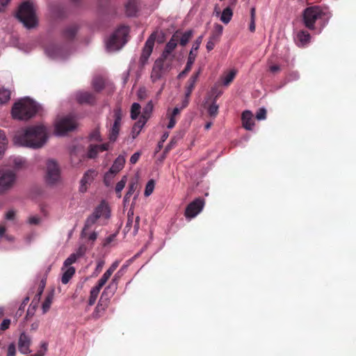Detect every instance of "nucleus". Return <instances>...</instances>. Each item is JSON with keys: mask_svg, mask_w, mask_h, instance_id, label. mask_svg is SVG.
<instances>
[{"mask_svg": "<svg viewBox=\"0 0 356 356\" xmlns=\"http://www.w3.org/2000/svg\"><path fill=\"white\" fill-rule=\"evenodd\" d=\"M47 140V129L42 125L28 127L14 137L15 145L33 149L42 147Z\"/></svg>", "mask_w": 356, "mask_h": 356, "instance_id": "nucleus-1", "label": "nucleus"}, {"mask_svg": "<svg viewBox=\"0 0 356 356\" xmlns=\"http://www.w3.org/2000/svg\"><path fill=\"white\" fill-rule=\"evenodd\" d=\"M38 105L32 99L26 97L15 103L12 108V115L18 120H29L38 111Z\"/></svg>", "mask_w": 356, "mask_h": 356, "instance_id": "nucleus-2", "label": "nucleus"}, {"mask_svg": "<svg viewBox=\"0 0 356 356\" xmlns=\"http://www.w3.org/2000/svg\"><path fill=\"white\" fill-rule=\"evenodd\" d=\"M325 17V20L323 22V28L327 24L331 14L325 13L320 6H311L307 8L303 12V22L305 26L311 30L315 29V23L316 20Z\"/></svg>", "mask_w": 356, "mask_h": 356, "instance_id": "nucleus-3", "label": "nucleus"}, {"mask_svg": "<svg viewBox=\"0 0 356 356\" xmlns=\"http://www.w3.org/2000/svg\"><path fill=\"white\" fill-rule=\"evenodd\" d=\"M17 17L27 29L35 27L38 20L33 3L29 1L23 2L19 7Z\"/></svg>", "mask_w": 356, "mask_h": 356, "instance_id": "nucleus-4", "label": "nucleus"}, {"mask_svg": "<svg viewBox=\"0 0 356 356\" xmlns=\"http://www.w3.org/2000/svg\"><path fill=\"white\" fill-rule=\"evenodd\" d=\"M111 216L110 209L107 203L102 202L94 210L93 213L87 218L82 232L83 236L87 235V230L95 225L98 220L104 223Z\"/></svg>", "mask_w": 356, "mask_h": 356, "instance_id": "nucleus-5", "label": "nucleus"}, {"mask_svg": "<svg viewBox=\"0 0 356 356\" xmlns=\"http://www.w3.org/2000/svg\"><path fill=\"white\" fill-rule=\"evenodd\" d=\"M129 29L121 26L118 29L106 42L108 51L112 52L120 49L127 42Z\"/></svg>", "mask_w": 356, "mask_h": 356, "instance_id": "nucleus-6", "label": "nucleus"}, {"mask_svg": "<svg viewBox=\"0 0 356 356\" xmlns=\"http://www.w3.org/2000/svg\"><path fill=\"white\" fill-rule=\"evenodd\" d=\"M119 264V261H115L111 264V266L106 270V272L102 275L101 278L97 281L96 285L91 289L90 293V298L88 300V305L90 306H92L95 303L102 288L106 284V283L110 279L113 272L118 267Z\"/></svg>", "mask_w": 356, "mask_h": 356, "instance_id": "nucleus-7", "label": "nucleus"}, {"mask_svg": "<svg viewBox=\"0 0 356 356\" xmlns=\"http://www.w3.org/2000/svg\"><path fill=\"white\" fill-rule=\"evenodd\" d=\"M44 181L49 186L58 185L63 181L60 167L54 159H49L47 163Z\"/></svg>", "mask_w": 356, "mask_h": 356, "instance_id": "nucleus-8", "label": "nucleus"}, {"mask_svg": "<svg viewBox=\"0 0 356 356\" xmlns=\"http://www.w3.org/2000/svg\"><path fill=\"white\" fill-rule=\"evenodd\" d=\"M17 181V175L14 170L7 167L0 168V193L10 190Z\"/></svg>", "mask_w": 356, "mask_h": 356, "instance_id": "nucleus-9", "label": "nucleus"}, {"mask_svg": "<svg viewBox=\"0 0 356 356\" xmlns=\"http://www.w3.org/2000/svg\"><path fill=\"white\" fill-rule=\"evenodd\" d=\"M77 127L75 119L67 116L58 120L55 124V134L57 136H63L68 131H72Z\"/></svg>", "mask_w": 356, "mask_h": 356, "instance_id": "nucleus-10", "label": "nucleus"}, {"mask_svg": "<svg viewBox=\"0 0 356 356\" xmlns=\"http://www.w3.org/2000/svg\"><path fill=\"white\" fill-rule=\"evenodd\" d=\"M204 201L201 198H197L191 202L186 207L185 211V216L187 219L191 220L196 217L203 209Z\"/></svg>", "mask_w": 356, "mask_h": 356, "instance_id": "nucleus-11", "label": "nucleus"}, {"mask_svg": "<svg viewBox=\"0 0 356 356\" xmlns=\"http://www.w3.org/2000/svg\"><path fill=\"white\" fill-rule=\"evenodd\" d=\"M122 112L120 108L114 109V123L113 124L108 134L110 141H115L118 138L121 126Z\"/></svg>", "mask_w": 356, "mask_h": 356, "instance_id": "nucleus-12", "label": "nucleus"}, {"mask_svg": "<svg viewBox=\"0 0 356 356\" xmlns=\"http://www.w3.org/2000/svg\"><path fill=\"white\" fill-rule=\"evenodd\" d=\"M124 163V157L116 158L108 172L104 175V183L106 186L110 185L113 176L123 168Z\"/></svg>", "mask_w": 356, "mask_h": 356, "instance_id": "nucleus-13", "label": "nucleus"}, {"mask_svg": "<svg viewBox=\"0 0 356 356\" xmlns=\"http://www.w3.org/2000/svg\"><path fill=\"white\" fill-rule=\"evenodd\" d=\"M122 274V270H120L114 275L111 281L104 289L102 292V298L106 297V300H108L114 295L118 289V280H120Z\"/></svg>", "mask_w": 356, "mask_h": 356, "instance_id": "nucleus-14", "label": "nucleus"}, {"mask_svg": "<svg viewBox=\"0 0 356 356\" xmlns=\"http://www.w3.org/2000/svg\"><path fill=\"white\" fill-rule=\"evenodd\" d=\"M139 216L134 218V211L129 209L127 213V221L124 227V232L127 233L131 232L133 236H135L139 229Z\"/></svg>", "mask_w": 356, "mask_h": 356, "instance_id": "nucleus-15", "label": "nucleus"}, {"mask_svg": "<svg viewBox=\"0 0 356 356\" xmlns=\"http://www.w3.org/2000/svg\"><path fill=\"white\" fill-rule=\"evenodd\" d=\"M155 39L156 35L155 33H152L145 42L140 58V63L142 65L146 64L150 55L152 54L154 46Z\"/></svg>", "mask_w": 356, "mask_h": 356, "instance_id": "nucleus-16", "label": "nucleus"}, {"mask_svg": "<svg viewBox=\"0 0 356 356\" xmlns=\"http://www.w3.org/2000/svg\"><path fill=\"white\" fill-rule=\"evenodd\" d=\"M97 175L96 170L92 169L87 170L80 180L79 191L83 193H86Z\"/></svg>", "mask_w": 356, "mask_h": 356, "instance_id": "nucleus-17", "label": "nucleus"}, {"mask_svg": "<svg viewBox=\"0 0 356 356\" xmlns=\"http://www.w3.org/2000/svg\"><path fill=\"white\" fill-rule=\"evenodd\" d=\"M179 40V32L176 31L172 36L170 41L166 44L165 49L162 54L161 58L163 60L168 59L171 57V59L174 56H171V53L175 49L177 45V42Z\"/></svg>", "mask_w": 356, "mask_h": 356, "instance_id": "nucleus-18", "label": "nucleus"}, {"mask_svg": "<svg viewBox=\"0 0 356 356\" xmlns=\"http://www.w3.org/2000/svg\"><path fill=\"white\" fill-rule=\"evenodd\" d=\"M213 15L219 17L220 20L225 24H227L232 20L233 16V10L230 6H227L220 11L218 5H216L213 10Z\"/></svg>", "mask_w": 356, "mask_h": 356, "instance_id": "nucleus-19", "label": "nucleus"}, {"mask_svg": "<svg viewBox=\"0 0 356 356\" xmlns=\"http://www.w3.org/2000/svg\"><path fill=\"white\" fill-rule=\"evenodd\" d=\"M31 344V337L25 332H22L18 341L19 350L22 354L26 355L31 352L30 346Z\"/></svg>", "mask_w": 356, "mask_h": 356, "instance_id": "nucleus-20", "label": "nucleus"}, {"mask_svg": "<svg viewBox=\"0 0 356 356\" xmlns=\"http://www.w3.org/2000/svg\"><path fill=\"white\" fill-rule=\"evenodd\" d=\"M76 101L81 104H93L95 102V95L87 91H78L74 94Z\"/></svg>", "mask_w": 356, "mask_h": 356, "instance_id": "nucleus-21", "label": "nucleus"}, {"mask_svg": "<svg viewBox=\"0 0 356 356\" xmlns=\"http://www.w3.org/2000/svg\"><path fill=\"white\" fill-rule=\"evenodd\" d=\"M163 59L161 58L155 61L152 74L151 79L152 81L155 82L160 79L163 74Z\"/></svg>", "mask_w": 356, "mask_h": 356, "instance_id": "nucleus-22", "label": "nucleus"}, {"mask_svg": "<svg viewBox=\"0 0 356 356\" xmlns=\"http://www.w3.org/2000/svg\"><path fill=\"white\" fill-rule=\"evenodd\" d=\"M8 224L6 220L0 222V241H6L8 243H13L15 237L7 232Z\"/></svg>", "mask_w": 356, "mask_h": 356, "instance_id": "nucleus-23", "label": "nucleus"}, {"mask_svg": "<svg viewBox=\"0 0 356 356\" xmlns=\"http://www.w3.org/2000/svg\"><path fill=\"white\" fill-rule=\"evenodd\" d=\"M243 127L247 130H252L254 126L253 115L250 111H245L242 113Z\"/></svg>", "mask_w": 356, "mask_h": 356, "instance_id": "nucleus-24", "label": "nucleus"}, {"mask_svg": "<svg viewBox=\"0 0 356 356\" xmlns=\"http://www.w3.org/2000/svg\"><path fill=\"white\" fill-rule=\"evenodd\" d=\"M45 53L51 58H63L61 49L55 44L49 45L45 49Z\"/></svg>", "mask_w": 356, "mask_h": 356, "instance_id": "nucleus-25", "label": "nucleus"}, {"mask_svg": "<svg viewBox=\"0 0 356 356\" xmlns=\"http://www.w3.org/2000/svg\"><path fill=\"white\" fill-rule=\"evenodd\" d=\"M61 272V282L64 284H66L70 282L71 278L75 274V268H67L63 266Z\"/></svg>", "mask_w": 356, "mask_h": 356, "instance_id": "nucleus-26", "label": "nucleus"}, {"mask_svg": "<svg viewBox=\"0 0 356 356\" xmlns=\"http://www.w3.org/2000/svg\"><path fill=\"white\" fill-rule=\"evenodd\" d=\"M109 149V145L107 143L102 145H91L90 146L88 156H92L102 153L104 151Z\"/></svg>", "mask_w": 356, "mask_h": 356, "instance_id": "nucleus-27", "label": "nucleus"}, {"mask_svg": "<svg viewBox=\"0 0 356 356\" xmlns=\"http://www.w3.org/2000/svg\"><path fill=\"white\" fill-rule=\"evenodd\" d=\"M200 70H199L197 73L191 76V78L188 79V84L186 88L185 96L190 97V95H191L192 91L195 87V83L197 82L199 75L200 74Z\"/></svg>", "mask_w": 356, "mask_h": 356, "instance_id": "nucleus-28", "label": "nucleus"}, {"mask_svg": "<svg viewBox=\"0 0 356 356\" xmlns=\"http://www.w3.org/2000/svg\"><path fill=\"white\" fill-rule=\"evenodd\" d=\"M109 300H106V297L102 298V294L101 295L100 300H99L98 305L95 308V311L94 312V316L96 318H98L101 316V314L104 312L107 307L108 302Z\"/></svg>", "mask_w": 356, "mask_h": 356, "instance_id": "nucleus-29", "label": "nucleus"}, {"mask_svg": "<svg viewBox=\"0 0 356 356\" xmlns=\"http://www.w3.org/2000/svg\"><path fill=\"white\" fill-rule=\"evenodd\" d=\"M145 123V120L139 119V120L134 124L131 133L132 139L136 138L138 136Z\"/></svg>", "mask_w": 356, "mask_h": 356, "instance_id": "nucleus-30", "label": "nucleus"}, {"mask_svg": "<svg viewBox=\"0 0 356 356\" xmlns=\"http://www.w3.org/2000/svg\"><path fill=\"white\" fill-rule=\"evenodd\" d=\"M11 92L10 90L0 86V104H6L10 99Z\"/></svg>", "mask_w": 356, "mask_h": 356, "instance_id": "nucleus-31", "label": "nucleus"}, {"mask_svg": "<svg viewBox=\"0 0 356 356\" xmlns=\"http://www.w3.org/2000/svg\"><path fill=\"white\" fill-rule=\"evenodd\" d=\"M92 88L97 92L101 91L105 85L104 79L102 76H95L92 82Z\"/></svg>", "mask_w": 356, "mask_h": 356, "instance_id": "nucleus-32", "label": "nucleus"}, {"mask_svg": "<svg viewBox=\"0 0 356 356\" xmlns=\"http://www.w3.org/2000/svg\"><path fill=\"white\" fill-rule=\"evenodd\" d=\"M236 73L237 71L233 69L228 72L227 74H225L222 77L223 86H228L230 84V83L234 80Z\"/></svg>", "mask_w": 356, "mask_h": 356, "instance_id": "nucleus-33", "label": "nucleus"}, {"mask_svg": "<svg viewBox=\"0 0 356 356\" xmlns=\"http://www.w3.org/2000/svg\"><path fill=\"white\" fill-rule=\"evenodd\" d=\"M153 110V104L152 101L149 102L143 108V114L140 120H145V122L148 120Z\"/></svg>", "mask_w": 356, "mask_h": 356, "instance_id": "nucleus-34", "label": "nucleus"}, {"mask_svg": "<svg viewBox=\"0 0 356 356\" xmlns=\"http://www.w3.org/2000/svg\"><path fill=\"white\" fill-rule=\"evenodd\" d=\"M195 57H196V54H192V51H190V54H189V56H188V60H187V63H186V65L185 67V69L179 75V76H181L182 74H186L187 72H188L191 67H192V65L195 62Z\"/></svg>", "mask_w": 356, "mask_h": 356, "instance_id": "nucleus-35", "label": "nucleus"}, {"mask_svg": "<svg viewBox=\"0 0 356 356\" xmlns=\"http://www.w3.org/2000/svg\"><path fill=\"white\" fill-rule=\"evenodd\" d=\"M126 13L129 16L134 15L137 12V6L134 0L129 1L126 6Z\"/></svg>", "mask_w": 356, "mask_h": 356, "instance_id": "nucleus-36", "label": "nucleus"}, {"mask_svg": "<svg viewBox=\"0 0 356 356\" xmlns=\"http://www.w3.org/2000/svg\"><path fill=\"white\" fill-rule=\"evenodd\" d=\"M193 34V33L191 30H188V31H186L181 35V33H179V40L180 42V44L182 46H185L188 42L190 39L192 38Z\"/></svg>", "mask_w": 356, "mask_h": 356, "instance_id": "nucleus-37", "label": "nucleus"}, {"mask_svg": "<svg viewBox=\"0 0 356 356\" xmlns=\"http://www.w3.org/2000/svg\"><path fill=\"white\" fill-rule=\"evenodd\" d=\"M52 301L53 294L48 295L42 305V309L44 314L47 313L49 311L52 303Z\"/></svg>", "mask_w": 356, "mask_h": 356, "instance_id": "nucleus-38", "label": "nucleus"}, {"mask_svg": "<svg viewBox=\"0 0 356 356\" xmlns=\"http://www.w3.org/2000/svg\"><path fill=\"white\" fill-rule=\"evenodd\" d=\"M140 105L138 103H134L131 108V118L136 120L140 113Z\"/></svg>", "mask_w": 356, "mask_h": 356, "instance_id": "nucleus-39", "label": "nucleus"}, {"mask_svg": "<svg viewBox=\"0 0 356 356\" xmlns=\"http://www.w3.org/2000/svg\"><path fill=\"white\" fill-rule=\"evenodd\" d=\"M78 255L74 253L71 254L64 261L63 266L67 268H74L72 266L73 264H74L78 259Z\"/></svg>", "mask_w": 356, "mask_h": 356, "instance_id": "nucleus-40", "label": "nucleus"}, {"mask_svg": "<svg viewBox=\"0 0 356 356\" xmlns=\"http://www.w3.org/2000/svg\"><path fill=\"white\" fill-rule=\"evenodd\" d=\"M8 144L5 134L0 130V154H4Z\"/></svg>", "mask_w": 356, "mask_h": 356, "instance_id": "nucleus-41", "label": "nucleus"}, {"mask_svg": "<svg viewBox=\"0 0 356 356\" xmlns=\"http://www.w3.org/2000/svg\"><path fill=\"white\" fill-rule=\"evenodd\" d=\"M14 163L15 170H21L28 168V165L25 159H24L22 157H18L17 159H16L14 161Z\"/></svg>", "mask_w": 356, "mask_h": 356, "instance_id": "nucleus-42", "label": "nucleus"}, {"mask_svg": "<svg viewBox=\"0 0 356 356\" xmlns=\"http://www.w3.org/2000/svg\"><path fill=\"white\" fill-rule=\"evenodd\" d=\"M222 31H223L222 26L219 24H215L213 25V31L211 36L215 37L216 39L219 40L220 35L222 33Z\"/></svg>", "mask_w": 356, "mask_h": 356, "instance_id": "nucleus-43", "label": "nucleus"}, {"mask_svg": "<svg viewBox=\"0 0 356 356\" xmlns=\"http://www.w3.org/2000/svg\"><path fill=\"white\" fill-rule=\"evenodd\" d=\"M155 182L153 179H150L146 184L144 195L146 197L149 196L154 191Z\"/></svg>", "mask_w": 356, "mask_h": 356, "instance_id": "nucleus-44", "label": "nucleus"}, {"mask_svg": "<svg viewBox=\"0 0 356 356\" xmlns=\"http://www.w3.org/2000/svg\"><path fill=\"white\" fill-rule=\"evenodd\" d=\"M126 182H127V177L124 176L122 178V179L119 182H118V184H116L115 192L118 194V197H121L120 193L122 191V189L124 188Z\"/></svg>", "mask_w": 356, "mask_h": 356, "instance_id": "nucleus-45", "label": "nucleus"}, {"mask_svg": "<svg viewBox=\"0 0 356 356\" xmlns=\"http://www.w3.org/2000/svg\"><path fill=\"white\" fill-rule=\"evenodd\" d=\"M298 38L302 44H305L309 42L310 40V35L306 31H300L298 34Z\"/></svg>", "mask_w": 356, "mask_h": 356, "instance_id": "nucleus-46", "label": "nucleus"}, {"mask_svg": "<svg viewBox=\"0 0 356 356\" xmlns=\"http://www.w3.org/2000/svg\"><path fill=\"white\" fill-rule=\"evenodd\" d=\"M218 105L216 102H213L209 107L208 112L211 117L216 118L218 113Z\"/></svg>", "mask_w": 356, "mask_h": 356, "instance_id": "nucleus-47", "label": "nucleus"}, {"mask_svg": "<svg viewBox=\"0 0 356 356\" xmlns=\"http://www.w3.org/2000/svg\"><path fill=\"white\" fill-rule=\"evenodd\" d=\"M218 41V40L216 39L215 37H211L210 36L207 43V45H206V48L209 51H211L212 49H213L214 47H215V44Z\"/></svg>", "mask_w": 356, "mask_h": 356, "instance_id": "nucleus-48", "label": "nucleus"}, {"mask_svg": "<svg viewBox=\"0 0 356 356\" xmlns=\"http://www.w3.org/2000/svg\"><path fill=\"white\" fill-rule=\"evenodd\" d=\"M76 31L77 29L76 27H70L65 30L64 35L66 38H71L75 35Z\"/></svg>", "mask_w": 356, "mask_h": 356, "instance_id": "nucleus-49", "label": "nucleus"}, {"mask_svg": "<svg viewBox=\"0 0 356 356\" xmlns=\"http://www.w3.org/2000/svg\"><path fill=\"white\" fill-rule=\"evenodd\" d=\"M266 118V110L264 108H261L259 109L256 114V118L258 120H265Z\"/></svg>", "mask_w": 356, "mask_h": 356, "instance_id": "nucleus-50", "label": "nucleus"}, {"mask_svg": "<svg viewBox=\"0 0 356 356\" xmlns=\"http://www.w3.org/2000/svg\"><path fill=\"white\" fill-rule=\"evenodd\" d=\"M202 39H203V35H200L196 39V40L195 41V42L193 44V47L191 50V51H192V54H193V51H197L199 49V47L202 43Z\"/></svg>", "mask_w": 356, "mask_h": 356, "instance_id": "nucleus-51", "label": "nucleus"}, {"mask_svg": "<svg viewBox=\"0 0 356 356\" xmlns=\"http://www.w3.org/2000/svg\"><path fill=\"white\" fill-rule=\"evenodd\" d=\"M28 222L31 225H38L41 222V218L38 216H30Z\"/></svg>", "mask_w": 356, "mask_h": 356, "instance_id": "nucleus-52", "label": "nucleus"}, {"mask_svg": "<svg viewBox=\"0 0 356 356\" xmlns=\"http://www.w3.org/2000/svg\"><path fill=\"white\" fill-rule=\"evenodd\" d=\"M15 354H16L15 345L13 343H12L8 347L7 356H15Z\"/></svg>", "mask_w": 356, "mask_h": 356, "instance_id": "nucleus-53", "label": "nucleus"}, {"mask_svg": "<svg viewBox=\"0 0 356 356\" xmlns=\"http://www.w3.org/2000/svg\"><path fill=\"white\" fill-rule=\"evenodd\" d=\"M138 97L140 99H143L147 97V91L145 88H140L138 91Z\"/></svg>", "mask_w": 356, "mask_h": 356, "instance_id": "nucleus-54", "label": "nucleus"}, {"mask_svg": "<svg viewBox=\"0 0 356 356\" xmlns=\"http://www.w3.org/2000/svg\"><path fill=\"white\" fill-rule=\"evenodd\" d=\"M48 343L45 341H43L40 344V348L38 350V353H42V356H44L47 350Z\"/></svg>", "mask_w": 356, "mask_h": 356, "instance_id": "nucleus-55", "label": "nucleus"}, {"mask_svg": "<svg viewBox=\"0 0 356 356\" xmlns=\"http://www.w3.org/2000/svg\"><path fill=\"white\" fill-rule=\"evenodd\" d=\"M70 154H80L81 153V147L79 146L72 145V146L70 147Z\"/></svg>", "mask_w": 356, "mask_h": 356, "instance_id": "nucleus-56", "label": "nucleus"}, {"mask_svg": "<svg viewBox=\"0 0 356 356\" xmlns=\"http://www.w3.org/2000/svg\"><path fill=\"white\" fill-rule=\"evenodd\" d=\"M15 216V212L13 210H9L6 212L5 215L6 220H12L14 219Z\"/></svg>", "mask_w": 356, "mask_h": 356, "instance_id": "nucleus-57", "label": "nucleus"}, {"mask_svg": "<svg viewBox=\"0 0 356 356\" xmlns=\"http://www.w3.org/2000/svg\"><path fill=\"white\" fill-rule=\"evenodd\" d=\"M10 324V319H4L0 325V328L2 330H5L9 327Z\"/></svg>", "mask_w": 356, "mask_h": 356, "instance_id": "nucleus-58", "label": "nucleus"}, {"mask_svg": "<svg viewBox=\"0 0 356 356\" xmlns=\"http://www.w3.org/2000/svg\"><path fill=\"white\" fill-rule=\"evenodd\" d=\"M72 159L71 160V164H72V167H79L80 163L81 162L79 157L76 156V157H72Z\"/></svg>", "mask_w": 356, "mask_h": 356, "instance_id": "nucleus-59", "label": "nucleus"}, {"mask_svg": "<svg viewBox=\"0 0 356 356\" xmlns=\"http://www.w3.org/2000/svg\"><path fill=\"white\" fill-rule=\"evenodd\" d=\"M86 252V247L82 245L81 247H79V248L76 250V252H74L75 254H77L78 255V258L81 257V256H83Z\"/></svg>", "mask_w": 356, "mask_h": 356, "instance_id": "nucleus-60", "label": "nucleus"}, {"mask_svg": "<svg viewBox=\"0 0 356 356\" xmlns=\"http://www.w3.org/2000/svg\"><path fill=\"white\" fill-rule=\"evenodd\" d=\"M104 265V261L102 260H100L97 262L96 269H95V270L97 273H99L102 270Z\"/></svg>", "mask_w": 356, "mask_h": 356, "instance_id": "nucleus-61", "label": "nucleus"}, {"mask_svg": "<svg viewBox=\"0 0 356 356\" xmlns=\"http://www.w3.org/2000/svg\"><path fill=\"white\" fill-rule=\"evenodd\" d=\"M175 124H176L175 118H173V116H170L169 123H168L167 127L168 129H172L175 127Z\"/></svg>", "mask_w": 356, "mask_h": 356, "instance_id": "nucleus-62", "label": "nucleus"}, {"mask_svg": "<svg viewBox=\"0 0 356 356\" xmlns=\"http://www.w3.org/2000/svg\"><path fill=\"white\" fill-rule=\"evenodd\" d=\"M188 102H189V97L185 96L184 99H183V101L181 102V108L183 109V108H186L188 106Z\"/></svg>", "mask_w": 356, "mask_h": 356, "instance_id": "nucleus-63", "label": "nucleus"}, {"mask_svg": "<svg viewBox=\"0 0 356 356\" xmlns=\"http://www.w3.org/2000/svg\"><path fill=\"white\" fill-rule=\"evenodd\" d=\"M280 70V67L277 65H274L270 67V71L273 73H276Z\"/></svg>", "mask_w": 356, "mask_h": 356, "instance_id": "nucleus-64", "label": "nucleus"}]
</instances>
